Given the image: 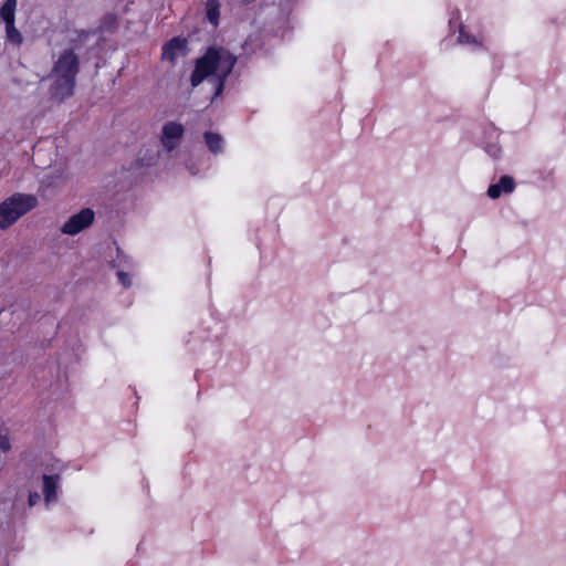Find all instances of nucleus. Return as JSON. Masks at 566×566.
I'll return each mask as SVG.
<instances>
[{
    "label": "nucleus",
    "instance_id": "obj_1",
    "mask_svg": "<svg viewBox=\"0 0 566 566\" xmlns=\"http://www.w3.org/2000/svg\"><path fill=\"white\" fill-rule=\"evenodd\" d=\"M237 63V56L224 48L211 46L196 60L195 70L190 76V84L197 87L203 81L211 84L213 94L211 103L222 93L224 82Z\"/></svg>",
    "mask_w": 566,
    "mask_h": 566
},
{
    "label": "nucleus",
    "instance_id": "obj_2",
    "mask_svg": "<svg viewBox=\"0 0 566 566\" xmlns=\"http://www.w3.org/2000/svg\"><path fill=\"white\" fill-rule=\"evenodd\" d=\"M78 69L80 60L75 52L72 49L64 50L51 72L53 78L51 94L56 102H62L73 94Z\"/></svg>",
    "mask_w": 566,
    "mask_h": 566
},
{
    "label": "nucleus",
    "instance_id": "obj_3",
    "mask_svg": "<svg viewBox=\"0 0 566 566\" xmlns=\"http://www.w3.org/2000/svg\"><path fill=\"white\" fill-rule=\"evenodd\" d=\"M39 201L31 193L15 192L0 203V229L7 230L21 217L36 208Z\"/></svg>",
    "mask_w": 566,
    "mask_h": 566
},
{
    "label": "nucleus",
    "instance_id": "obj_4",
    "mask_svg": "<svg viewBox=\"0 0 566 566\" xmlns=\"http://www.w3.org/2000/svg\"><path fill=\"white\" fill-rule=\"evenodd\" d=\"M18 0H6L0 8V17L6 24V39L9 43L20 46L23 42V35L15 28V8Z\"/></svg>",
    "mask_w": 566,
    "mask_h": 566
},
{
    "label": "nucleus",
    "instance_id": "obj_5",
    "mask_svg": "<svg viewBox=\"0 0 566 566\" xmlns=\"http://www.w3.org/2000/svg\"><path fill=\"white\" fill-rule=\"evenodd\" d=\"M185 134V128L177 122H167L164 124L160 134V145L167 154L172 153L180 145Z\"/></svg>",
    "mask_w": 566,
    "mask_h": 566
},
{
    "label": "nucleus",
    "instance_id": "obj_6",
    "mask_svg": "<svg viewBox=\"0 0 566 566\" xmlns=\"http://www.w3.org/2000/svg\"><path fill=\"white\" fill-rule=\"evenodd\" d=\"M95 213L90 208L82 209L78 213L73 214L62 226L61 232L67 235H75L87 229L94 221Z\"/></svg>",
    "mask_w": 566,
    "mask_h": 566
},
{
    "label": "nucleus",
    "instance_id": "obj_7",
    "mask_svg": "<svg viewBox=\"0 0 566 566\" xmlns=\"http://www.w3.org/2000/svg\"><path fill=\"white\" fill-rule=\"evenodd\" d=\"M186 54L187 40L185 38H172L163 46L161 56L164 60L169 61L170 63H175L178 57L185 56Z\"/></svg>",
    "mask_w": 566,
    "mask_h": 566
},
{
    "label": "nucleus",
    "instance_id": "obj_8",
    "mask_svg": "<svg viewBox=\"0 0 566 566\" xmlns=\"http://www.w3.org/2000/svg\"><path fill=\"white\" fill-rule=\"evenodd\" d=\"M113 268L117 270L116 274L119 283L124 287H129L132 285L129 271L134 268V261L129 256L118 252L117 258L113 260Z\"/></svg>",
    "mask_w": 566,
    "mask_h": 566
},
{
    "label": "nucleus",
    "instance_id": "obj_9",
    "mask_svg": "<svg viewBox=\"0 0 566 566\" xmlns=\"http://www.w3.org/2000/svg\"><path fill=\"white\" fill-rule=\"evenodd\" d=\"M481 146L483 150L492 158H500L502 154V147L500 145V132L494 127L485 130Z\"/></svg>",
    "mask_w": 566,
    "mask_h": 566
},
{
    "label": "nucleus",
    "instance_id": "obj_10",
    "mask_svg": "<svg viewBox=\"0 0 566 566\" xmlns=\"http://www.w3.org/2000/svg\"><path fill=\"white\" fill-rule=\"evenodd\" d=\"M60 475L53 474L48 475L44 474L42 476V491L44 495V502L45 505L49 507L52 503H55L57 501V489L60 484Z\"/></svg>",
    "mask_w": 566,
    "mask_h": 566
},
{
    "label": "nucleus",
    "instance_id": "obj_11",
    "mask_svg": "<svg viewBox=\"0 0 566 566\" xmlns=\"http://www.w3.org/2000/svg\"><path fill=\"white\" fill-rule=\"evenodd\" d=\"M515 186L516 185L514 178L509 175H504L497 182L489 186L486 193L491 199H497L502 195L512 193L515 189Z\"/></svg>",
    "mask_w": 566,
    "mask_h": 566
},
{
    "label": "nucleus",
    "instance_id": "obj_12",
    "mask_svg": "<svg viewBox=\"0 0 566 566\" xmlns=\"http://www.w3.org/2000/svg\"><path fill=\"white\" fill-rule=\"evenodd\" d=\"M203 138L206 142L207 147L211 153L214 155L223 153L224 149V139L220 134L212 133V132H206L203 134Z\"/></svg>",
    "mask_w": 566,
    "mask_h": 566
},
{
    "label": "nucleus",
    "instance_id": "obj_13",
    "mask_svg": "<svg viewBox=\"0 0 566 566\" xmlns=\"http://www.w3.org/2000/svg\"><path fill=\"white\" fill-rule=\"evenodd\" d=\"M207 8V19L211 24L214 27L219 23L220 18V3L218 0H207L206 3Z\"/></svg>",
    "mask_w": 566,
    "mask_h": 566
},
{
    "label": "nucleus",
    "instance_id": "obj_14",
    "mask_svg": "<svg viewBox=\"0 0 566 566\" xmlns=\"http://www.w3.org/2000/svg\"><path fill=\"white\" fill-rule=\"evenodd\" d=\"M458 40H459L460 43H475V44H478V41L475 40V38H472L471 35H469L467 32H464L463 29L460 30Z\"/></svg>",
    "mask_w": 566,
    "mask_h": 566
},
{
    "label": "nucleus",
    "instance_id": "obj_15",
    "mask_svg": "<svg viewBox=\"0 0 566 566\" xmlns=\"http://www.w3.org/2000/svg\"><path fill=\"white\" fill-rule=\"evenodd\" d=\"M11 449V444L7 434L0 433V451L7 452Z\"/></svg>",
    "mask_w": 566,
    "mask_h": 566
},
{
    "label": "nucleus",
    "instance_id": "obj_16",
    "mask_svg": "<svg viewBox=\"0 0 566 566\" xmlns=\"http://www.w3.org/2000/svg\"><path fill=\"white\" fill-rule=\"evenodd\" d=\"M40 501V494L38 492H30L28 503L29 506H34Z\"/></svg>",
    "mask_w": 566,
    "mask_h": 566
},
{
    "label": "nucleus",
    "instance_id": "obj_17",
    "mask_svg": "<svg viewBox=\"0 0 566 566\" xmlns=\"http://www.w3.org/2000/svg\"><path fill=\"white\" fill-rule=\"evenodd\" d=\"M143 165H146V166H151L156 163L157 160V154H153L149 158H147L146 156L142 157L140 158Z\"/></svg>",
    "mask_w": 566,
    "mask_h": 566
},
{
    "label": "nucleus",
    "instance_id": "obj_18",
    "mask_svg": "<svg viewBox=\"0 0 566 566\" xmlns=\"http://www.w3.org/2000/svg\"><path fill=\"white\" fill-rule=\"evenodd\" d=\"M186 168L189 171L190 175L196 176L198 174V170L195 169L193 165L186 164Z\"/></svg>",
    "mask_w": 566,
    "mask_h": 566
}]
</instances>
